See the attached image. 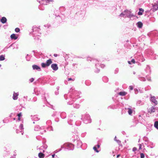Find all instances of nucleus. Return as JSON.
I'll return each mask as SVG.
<instances>
[{
  "label": "nucleus",
  "mask_w": 158,
  "mask_h": 158,
  "mask_svg": "<svg viewBox=\"0 0 158 158\" xmlns=\"http://www.w3.org/2000/svg\"><path fill=\"white\" fill-rule=\"evenodd\" d=\"M150 100L155 105H157V102L156 100L155 97V96H154L151 97Z\"/></svg>",
  "instance_id": "nucleus-7"
},
{
  "label": "nucleus",
  "mask_w": 158,
  "mask_h": 158,
  "mask_svg": "<svg viewBox=\"0 0 158 158\" xmlns=\"http://www.w3.org/2000/svg\"><path fill=\"white\" fill-rule=\"evenodd\" d=\"M137 148L135 147H134L133 148V149H132V150H133V152H135V151H136L137 150Z\"/></svg>",
  "instance_id": "nucleus-40"
},
{
  "label": "nucleus",
  "mask_w": 158,
  "mask_h": 158,
  "mask_svg": "<svg viewBox=\"0 0 158 158\" xmlns=\"http://www.w3.org/2000/svg\"><path fill=\"white\" fill-rule=\"evenodd\" d=\"M44 2H46V4L45 5H47L48 3H49L50 2H52L53 1V0H44Z\"/></svg>",
  "instance_id": "nucleus-30"
},
{
  "label": "nucleus",
  "mask_w": 158,
  "mask_h": 158,
  "mask_svg": "<svg viewBox=\"0 0 158 158\" xmlns=\"http://www.w3.org/2000/svg\"><path fill=\"white\" fill-rule=\"evenodd\" d=\"M143 104V103L140 100L138 101L137 102V104L138 105L140 106Z\"/></svg>",
  "instance_id": "nucleus-24"
},
{
  "label": "nucleus",
  "mask_w": 158,
  "mask_h": 158,
  "mask_svg": "<svg viewBox=\"0 0 158 158\" xmlns=\"http://www.w3.org/2000/svg\"><path fill=\"white\" fill-rule=\"evenodd\" d=\"M23 133H22V135H23Z\"/></svg>",
  "instance_id": "nucleus-64"
},
{
  "label": "nucleus",
  "mask_w": 158,
  "mask_h": 158,
  "mask_svg": "<svg viewBox=\"0 0 158 158\" xmlns=\"http://www.w3.org/2000/svg\"><path fill=\"white\" fill-rule=\"evenodd\" d=\"M15 31L16 32H19V31H20V29L18 28H16L15 29Z\"/></svg>",
  "instance_id": "nucleus-34"
},
{
  "label": "nucleus",
  "mask_w": 158,
  "mask_h": 158,
  "mask_svg": "<svg viewBox=\"0 0 158 158\" xmlns=\"http://www.w3.org/2000/svg\"><path fill=\"white\" fill-rule=\"evenodd\" d=\"M65 146H67V148L69 150H72L74 149V145L70 143H66L64 144V145L61 146V148H63Z\"/></svg>",
  "instance_id": "nucleus-5"
},
{
  "label": "nucleus",
  "mask_w": 158,
  "mask_h": 158,
  "mask_svg": "<svg viewBox=\"0 0 158 158\" xmlns=\"http://www.w3.org/2000/svg\"><path fill=\"white\" fill-rule=\"evenodd\" d=\"M43 128L40 127L38 125H36L34 127V130L35 131H40V130L42 129Z\"/></svg>",
  "instance_id": "nucleus-11"
},
{
  "label": "nucleus",
  "mask_w": 158,
  "mask_h": 158,
  "mask_svg": "<svg viewBox=\"0 0 158 158\" xmlns=\"http://www.w3.org/2000/svg\"><path fill=\"white\" fill-rule=\"evenodd\" d=\"M32 68L34 70H36L38 71H41V69L40 66L36 65H32Z\"/></svg>",
  "instance_id": "nucleus-10"
},
{
  "label": "nucleus",
  "mask_w": 158,
  "mask_h": 158,
  "mask_svg": "<svg viewBox=\"0 0 158 158\" xmlns=\"http://www.w3.org/2000/svg\"><path fill=\"white\" fill-rule=\"evenodd\" d=\"M26 58L27 60L29 61L30 60V59L29 58H28L27 56H26Z\"/></svg>",
  "instance_id": "nucleus-45"
},
{
  "label": "nucleus",
  "mask_w": 158,
  "mask_h": 158,
  "mask_svg": "<svg viewBox=\"0 0 158 158\" xmlns=\"http://www.w3.org/2000/svg\"><path fill=\"white\" fill-rule=\"evenodd\" d=\"M115 141H116L119 144H120L121 143V141L118 139H115Z\"/></svg>",
  "instance_id": "nucleus-32"
},
{
  "label": "nucleus",
  "mask_w": 158,
  "mask_h": 158,
  "mask_svg": "<svg viewBox=\"0 0 158 158\" xmlns=\"http://www.w3.org/2000/svg\"><path fill=\"white\" fill-rule=\"evenodd\" d=\"M139 79L142 81H145L146 80L144 77H139Z\"/></svg>",
  "instance_id": "nucleus-31"
},
{
  "label": "nucleus",
  "mask_w": 158,
  "mask_h": 158,
  "mask_svg": "<svg viewBox=\"0 0 158 158\" xmlns=\"http://www.w3.org/2000/svg\"><path fill=\"white\" fill-rule=\"evenodd\" d=\"M70 80H72L73 81H74V80L73 79H72L71 78H69L68 79V81H70Z\"/></svg>",
  "instance_id": "nucleus-44"
},
{
  "label": "nucleus",
  "mask_w": 158,
  "mask_h": 158,
  "mask_svg": "<svg viewBox=\"0 0 158 158\" xmlns=\"http://www.w3.org/2000/svg\"><path fill=\"white\" fill-rule=\"evenodd\" d=\"M145 72L148 74H150L151 72V70L150 69V67L149 66L147 65L146 67L145 70Z\"/></svg>",
  "instance_id": "nucleus-12"
},
{
  "label": "nucleus",
  "mask_w": 158,
  "mask_h": 158,
  "mask_svg": "<svg viewBox=\"0 0 158 158\" xmlns=\"http://www.w3.org/2000/svg\"><path fill=\"white\" fill-rule=\"evenodd\" d=\"M17 115H18V117H20L22 115L21 113H19V114H18Z\"/></svg>",
  "instance_id": "nucleus-41"
},
{
  "label": "nucleus",
  "mask_w": 158,
  "mask_h": 158,
  "mask_svg": "<svg viewBox=\"0 0 158 158\" xmlns=\"http://www.w3.org/2000/svg\"><path fill=\"white\" fill-rule=\"evenodd\" d=\"M1 64H0V67H1Z\"/></svg>",
  "instance_id": "nucleus-63"
},
{
  "label": "nucleus",
  "mask_w": 158,
  "mask_h": 158,
  "mask_svg": "<svg viewBox=\"0 0 158 158\" xmlns=\"http://www.w3.org/2000/svg\"><path fill=\"white\" fill-rule=\"evenodd\" d=\"M131 62L132 63H133V64H134L135 62V60L134 59H132L131 61Z\"/></svg>",
  "instance_id": "nucleus-43"
},
{
  "label": "nucleus",
  "mask_w": 158,
  "mask_h": 158,
  "mask_svg": "<svg viewBox=\"0 0 158 158\" xmlns=\"http://www.w3.org/2000/svg\"><path fill=\"white\" fill-rule=\"evenodd\" d=\"M158 108H155L153 106H152L150 109L148 110V112L149 113L154 112H155V110H157Z\"/></svg>",
  "instance_id": "nucleus-9"
},
{
  "label": "nucleus",
  "mask_w": 158,
  "mask_h": 158,
  "mask_svg": "<svg viewBox=\"0 0 158 158\" xmlns=\"http://www.w3.org/2000/svg\"><path fill=\"white\" fill-rule=\"evenodd\" d=\"M119 156H120V155H118L117 156V158H118L119 157Z\"/></svg>",
  "instance_id": "nucleus-58"
},
{
  "label": "nucleus",
  "mask_w": 158,
  "mask_h": 158,
  "mask_svg": "<svg viewBox=\"0 0 158 158\" xmlns=\"http://www.w3.org/2000/svg\"><path fill=\"white\" fill-rule=\"evenodd\" d=\"M55 156V154H53V155H52V157H53V158Z\"/></svg>",
  "instance_id": "nucleus-55"
},
{
  "label": "nucleus",
  "mask_w": 158,
  "mask_h": 158,
  "mask_svg": "<svg viewBox=\"0 0 158 158\" xmlns=\"http://www.w3.org/2000/svg\"><path fill=\"white\" fill-rule=\"evenodd\" d=\"M146 77L148 81H150L151 80V77H149L148 76H147Z\"/></svg>",
  "instance_id": "nucleus-36"
},
{
  "label": "nucleus",
  "mask_w": 158,
  "mask_h": 158,
  "mask_svg": "<svg viewBox=\"0 0 158 158\" xmlns=\"http://www.w3.org/2000/svg\"><path fill=\"white\" fill-rule=\"evenodd\" d=\"M152 6V9L153 11L157 10L158 9V2H157V3H155L154 4H153Z\"/></svg>",
  "instance_id": "nucleus-8"
},
{
  "label": "nucleus",
  "mask_w": 158,
  "mask_h": 158,
  "mask_svg": "<svg viewBox=\"0 0 158 158\" xmlns=\"http://www.w3.org/2000/svg\"><path fill=\"white\" fill-rule=\"evenodd\" d=\"M46 65H47V66H49L52 63V60L51 59H49L46 61Z\"/></svg>",
  "instance_id": "nucleus-14"
},
{
  "label": "nucleus",
  "mask_w": 158,
  "mask_h": 158,
  "mask_svg": "<svg viewBox=\"0 0 158 158\" xmlns=\"http://www.w3.org/2000/svg\"><path fill=\"white\" fill-rule=\"evenodd\" d=\"M126 94L127 93L125 92H120L119 93V95L122 96H125Z\"/></svg>",
  "instance_id": "nucleus-23"
},
{
  "label": "nucleus",
  "mask_w": 158,
  "mask_h": 158,
  "mask_svg": "<svg viewBox=\"0 0 158 158\" xmlns=\"http://www.w3.org/2000/svg\"><path fill=\"white\" fill-rule=\"evenodd\" d=\"M99 69H98L96 71V72L97 73H98L99 72Z\"/></svg>",
  "instance_id": "nucleus-57"
},
{
  "label": "nucleus",
  "mask_w": 158,
  "mask_h": 158,
  "mask_svg": "<svg viewBox=\"0 0 158 158\" xmlns=\"http://www.w3.org/2000/svg\"><path fill=\"white\" fill-rule=\"evenodd\" d=\"M34 80V79L33 78H31L29 79V81H30L31 82H32Z\"/></svg>",
  "instance_id": "nucleus-39"
},
{
  "label": "nucleus",
  "mask_w": 158,
  "mask_h": 158,
  "mask_svg": "<svg viewBox=\"0 0 158 158\" xmlns=\"http://www.w3.org/2000/svg\"><path fill=\"white\" fill-rule=\"evenodd\" d=\"M129 89L130 90H132L133 89V88L132 86H130L129 87Z\"/></svg>",
  "instance_id": "nucleus-42"
},
{
  "label": "nucleus",
  "mask_w": 158,
  "mask_h": 158,
  "mask_svg": "<svg viewBox=\"0 0 158 158\" xmlns=\"http://www.w3.org/2000/svg\"><path fill=\"white\" fill-rule=\"evenodd\" d=\"M10 38L12 39L15 40H16L18 37L16 36L15 34H13L10 35Z\"/></svg>",
  "instance_id": "nucleus-16"
},
{
  "label": "nucleus",
  "mask_w": 158,
  "mask_h": 158,
  "mask_svg": "<svg viewBox=\"0 0 158 158\" xmlns=\"http://www.w3.org/2000/svg\"><path fill=\"white\" fill-rule=\"evenodd\" d=\"M34 119L35 120L37 121L39 120V118H38L35 116L34 118Z\"/></svg>",
  "instance_id": "nucleus-37"
},
{
  "label": "nucleus",
  "mask_w": 158,
  "mask_h": 158,
  "mask_svg": "<svg viewBox=\"0 0 158 158\" xmlns=\"http://www.w3.org/2000/svg\"><path fill=\"white\" fill-rule=\"evenodd\" d=\"M54 56L55 57H57V54H54Z\"/></svg>",
  "instance_id": "nucleus-51"
},
{
  "label": "nucleus",
  "mask_w": 158,
  "mask_h": 158,
  "mask_svg": "<svg viewBox=\"0 0 158 158\" xmlns=\"http://www.w3.org/2000/svg\"><path fill=\"white\" fill-rule=\"evenodd\" d=\"M144 10L142 8L139 9V11L138 13V15H142L143 14Z\"/></svg>",
  "instance_id": "nucleus-19"
},
{
  "label": "nucleus",
  "mask_w": 158,
  "mask_h": 158,
  "mask_svg": "<svg viewBox=\"0 0 158 158\" xmlns=\"http://www.w3.org/2000/svg\"><path fill=\"white\" fill-rule=\"evenodd\" d=\"M87 60H90V61H91V58H90V57H88L87 58Z\"/></svg>",
  "instance_id": "nucleus-47"
},
{
  "label": "nucleus",
  "mask_w": 158,
  "mask_h": 158,
  "mask_svg": "<svg viewBox=\"0 0 158 158\" xmlns=\"http://www.w3.org/2000/svg\"><path fill=\"white\" fill-rule=\"evenodd\" d=\"M97 146H98V148H99V147H100V146H99V145H97Z\"/></svg>",
  "instance_id": "nucleus-62"
},
{
  "label": "nucleus",
  "mask_w": 158,
  "mask_h": 158,
  "mask_svg": "<svg viewBox=\"0 0 158 158\" xmlns=\"http://www.w3.org/2000/svg\"><path fill=\"white\" fill-rule=\"evenodd\" d=\"M93 149L96 152H99V151L97 150V148L96 147H93Z\"/></svg>",
  "instance_id": "nucleus-35"
},
{
  "label": "nucleus",
  "mask_w": 158,
  "mask_h": 158,
  "mask_svg": "<svg viewBox=\"0 0 158 158\" xmlns=\"http://www.w3.org/2000/svg\"><path fill=\"white\" fill-rule=\"evenodd\" d=\"M79 93L78 92H76L75 94V96H70L69 98L70 99L67 102L68 104L69 105H71L73 104V102L75 101L76 99L79 98L80 97L79 96Z\"/></svg>",
  "instance_id": "nucleus-3"
},
{
  "label": "nucleus",
  "mask_w": 158,
  "mask_h": 158,
  "mask_svg": "<svg viewBox=\"0 0 158 158\" xmlns=\"http://www.w3.org/2000/svg\"><path fill=\"white\" fill-rule=\"evenodd\" d=\"M5 56L1 55L0 56V61H2L5 60Z\"/></svg>",
  "instance_id": "nucleus-26"
},
{
  "label": "nucleus",
  "mask_w": 158,
  "mask_h": 158,
  "mask_svg": "<svg viewBox=\"0 0 158 158\" xmlns=\"http://www.w3.org/2000/svg\"><path fill=\"white\" fill-rule=\"evenodd\" d=\"M74 89V88H72L70 90H73Z\"/></svg>",
  "instance_id": "nucleus-54"
},
{
  "label": "nucleus",
  "mask_w": 158,
  "mask_h": 158,
  "mask_svg": "<svg viewBox=\"0 0 158 158\" xmlns=\"http://www.w3.org/2000/svg\"><path fill=\"white\" fill-rule=\"evenodd\" d=\"M45 132V130H44V131H43L42 132H41V133L42 134H43V133Z\"/></svg>",
  "instance_id": "nucleus-50"
},
{
  "label": "nucleus",
  "mask_w": 158,
  "mask_h": 158,
  "mask_svg": "<svg viewBox=\"0 0 158 158\" xmlns=\"http://www.w3.org/2000/svg\"><path fill=\"white\" fill-rule=\"evenodd\" d=\"M18 120L19 121H20V117H18Z\"/></svg>",
  "instance_id": "nucleus-59"
},
{
  "label": "nucleus",
  "mask_w": 158,
  "mask_h": 158,
  "mask_svg": "<svg viewBox=\"0 0 158 158\" xmlns=\"http://www.w3.org/2000/svg\"><path fill=\"white\" fill-rule=\"evenodd\" d=\"M100 66H101V67L102 68H104L105 66V65L103 64L100 65Z\"/></svg>",
  "instance_id": "nucleus-48"
},
{
  "label": "nucleus",
  "mask_w": 158,
  "mask_h": 158,
  "mask_svg": "<svg viewBox=\"0 0 158 158\" xmlns=\"http://www.w3.org/2000/svg\"><path fill=\"white\" fill-rule=\"evenodd\" d=\"M154 127L158 129V121H156L154 123Z\"/></svg>",
  "instance_id": "nucleus-29"
},
{
  "label": "nucleus",
  "mask_w": 158,
  "mask_h": 158,
  "mask_svg": "<svg viewBox=\"0 0 158 158\" xmlns=\"http://www.w3.org/2000/svg\"><path fill=\"white\" fill-rule=\"evenodd\" d=\"M128 63L129 64H131V61H128Z\"/></svg>",
  "instance_id": "nucleus-53"
},
{
  "label": "nucleus",
  "mask_w": 158,
  "mask_h": 158,
  "mask_svg": "<svg viewBox=\"0 0 158 158\" xmlns=\"http://www.w3.org/2000/svg\"><path fill=\"white\" fill-rule=\"evenodd\" d=\"M118 71H119V70H118V68L116 69L115 70L114 73H117L118 72Z\"/></svg>",
  "instance_id": "nucleus-38"
},
{
  "label": "nucleus",
  "mask_w": 158,
  "mask_h": 158,
  "mask_svg": "<svg viewBox=\"0 0 158 158\" xmlns=\"http://www.w3.org/2000/svg\"><path fill=\"white\" fill-rule=\"evenodd\" d=\"M41 66L43 68H45L47 66V65H46V63H42L41 64Z\"/></svg>",
  "instance_id": "nucleus-28"
},
{
  "label": "nucleus",
  "mask_w": 158,
  "mask_h": 158,
  "mask_svg": "<svg viewBox=\"0 0 158 158\" xmlns=\"http://www.w3.org/2000/svg\"><path fill=\"white\" fill-rule=\"evenodd\" d=\"M116 138H117L116 136H115L114 138V140H115V139H117Z\"/></svg>",
  "instance_id": "nucleus-61"
},
{
  "label": "nucleus",
  "mask_w": 158,
  "mask_h": 158,
  "mask_svg": "<svg viewBox=\"0 0 158 158\" xmlns=\"http://www.w3.org/2000/svg\"><path fill=\"white\" fill-rule=\"evenodd\" d=\"M78 143H79L80 144V146H81V142L80 141H78Z\"/></svg>",
  "instance_id": "nucleus-49"
},
{
  "label": "nucleus",
  "mask_w": 158,
  "mask_h": 158,
  "mask_svg": "<svg viewBox=\"0 0 158 158\" xmlns=\"http://www.w3.org/2000/svg\"><path fill=\"white\" fill-rule=\"evenodd\" d=\"M140 158H144V155L143 153H141L140 154Z\"/></svg>",
  "instance_id": "nucleus-33"
},
{
  "label": "nucleus",
  "mask_w": 158,
  "mask_h": 158,
  "mask_svg": "<svg viewBox=\"0 0 158 158\" xmlns=\"http://www.w3.org/2000/svg\"><path fill=\"white\" fill-rule=\"evenodd\" d=\"M19 128L20 130V131H19V132H22L24 129L23 125L22 124H21L19 126Z\"/></svg>",
  "instance_id": "nucleus-20"
},
{
  "label": "nucleus",
  "mask_w": 158,
  "mask_h": 158,
  "mask_svg": "<svg viewBox=\"0 0 158 158\" xmlns=\"http://www.w3.org/2000/svg\"><path fill=\"white\" fill-rule=\"evenodd\" d=\"M40 29L37 27L33 26L32 28V31L30 33L34 36L35 35L39 36L40 34Z\"/></svg>",
  "instance_id": "nucleus-2"
},
{
  "label": "nucleus",
  "mask_w": 158,
  "mask_h": 158,
  "mask_svg": "<svg viewBox=\"0 0 158 158\" xmlns=\"http://www.w3.org/2000/svg\"><path fill=\"white\" fill-rule=\"evenodd\" d=\"M133 74H135V72H134H134H133Z\"/></svg>",
  "instance_id": "nucleus-60"
},
{
  "label": "nucleus",
  "mask_w": 158,
  "mask_h": 158,
  "mask_svg": "<svg viewBox=\"0 0 158 158\" xmlns=\"http://www.w3.org/2000/svg\"><path fill=\"white\" fill-rule=\"evenodd\" d=\"M82 119L83 120L84 122L86 124L90 123L91 122V120L89 114L83 115L82 116Z\"/></svg>",
  "instance_id": "nucleus-4"
},
{
  "label": "nucleus",
  "mask_w": 158,
  "mask_h": 158,
  "mask_svg": "<svg viewBox=\"0 0 158 158\" xmlns=\"http://www.w3.org/2000/svg\"><path fill=\"white\" fill-rule=\"evenodd\" d=\"M102 80L104 82H107L108 81V79L106 77H104L102 78Z\"/></svg>",
  "instance_id": "nucleus-25"
},
{
  "label": "nucleus",
  "mask_w": 158,
  "mask_h": 158,
  "mask_svg": "<svg viewBox=\"0 0 158 158\" xmlns=\"http://www.w3.org/2000/svg\"><path fill=\"white\" fill-rule=\"evenodd\" d=\"M119 16L120 17H123L124 18L127 17L128 18H131L133 16V15L131 14V11L127 10H125L124 12L121 13Z\"/></svg>",
  "instance_id": "nucleus-1"
},
{
  "label": "nucleus",
  "mask_w": 158,
  "mask_h": 158,
  "mask_svg": "<svg viewBox=\"0 0 158 158\" xmlns=\"http://www.w3.org/2000/svg\"><path fill=\"white\" fill-rule=\"evenodd\" d=\"M38 156L40 158H44V155L41 152H40L38 154Z\"/></svg>",
  "instance_id": "nucleus-18"
},
{
  "label": "nucleus",
  "mask_w": 158,
  "mask_h": 158,
  "mask_svg": "<svg viewBox=\"0 0 158 158\" xmlns=\"http://www.w3.org/2000/svg\"><path fill=\"white\" fill-rule=\"evenodd\" d=\"M128 110V113L129 115H131L132 113V109L130 108H127Z\"/></svg>",
  "instance_id": "nucleus-22"
},
{
  "label": "nucleus",
  "mask_w": 158,
  "mask_h": 158,
  "mask_svg": "<svg viewBox=\"0 0 158 158\" xmlns=\"http://www.w3.org/2000/svg\"><path fill=\"white\" fill-rule=\"evenodd\" d=\"M98 65H99V64H97L96 63L95 64V66L96 67H97V66H98Z\"/></svg>",
  "instance_id": "nucleus-56"
},
{
  "label": "nucleus",
  "mask_w": 158,
  "mask_h": 158,
  "mask_svg": "<svg viewBox=\"0 0 158 158\" xmlns=\"http://www.w3.org/2000/svg\"><path fill=\"white\" fill-rule=\"evenodd\" d=\"M51 67L52 69L54 71H56L58 69L57 65L56 64H52L51 65Z\"/></svg>",
  "instance_id": "nucleus-6"
},
{
  "label": "nucleus",
  "mask_w": 158,
  "mask_h": 158,
  "mask_svg": "<svg viewBox=\"0 0 158 158\" xmlns=\"http://www.w3.org/2000/svg\"><path fill=\"white\" fill-rule=\"evenodd\" d=\"M37 1L41 4L44 5L46 4V2H44V0H37Z\"/></svg>",
  "instance_id": "nucleus-17"
},
{
  "label": "nucleus",
  "mask_w": 158,
  "mask_h": 158,
  "mask_svg": "<svg viewBox=\"0 0 158 158\" xmlns=\"http://www.w3.org/2000/svg\"><path fill=\"white\" fill-rule=\"evenodd\" d=\"M139 149H140L142 148H141L142 145L141 144H139Z\"/></svg>",
  "instance_id": "nucleus-46"
},
{
  "label": "nucleus",
  "mask_w": 158,
  "mask_h": 158,
  "mask_svg": "<svg viewBox=\"0 0 158 158\" xmlns=\"http://www.w3.org/2000/svg\"><path fill=\"white\" fill-rule=\"evenodd\" d=\"M18 131L19 130L18 129L16 130V132L17 133H19Z\"/></svg>",
  "instance_id": "nucleus-52"
},
{
  "label": "nucleus",
  "mask_w": 158,
  "mask_h": 158,
  "mask_svg": "<svg viewBox=\"0 0 158 158\" xmlns=\"http://www.w3.org/2000/svg\"><path fill=\"white\" fill-rule=\"evenodd\" d=\"M6 19L5 17H2L1 20V22L3 23H6Z\"/></svg>",
  "instance_id": "nucleus-15"
},
{
  "label": "nucleus",
  "mask_w": 158,
  "mask_h": 158,
  "mask_svg": "<svg viewBox=\"0 0 158 158\" xmlns=\"http://www.w3.org/2000/svg\"><path fill=\"white\" fill-rule=\"evenodd\" d=\"M138 27L139 28H141L143 26V23L140 22H138L137 23Z\"/></svg>",
  "instance_id": "nucleus-21"
},
{
  "label": "nucleus",
  "mask_w": 158,
  "mask_h": 158,
  "mask_svg": "<svg viewBox=\"0 0 158 158\" xmlns=\"http://www.w3.org/2000/svg\"><path fill=\"white\" fill-rule=\"evenodd\" d=\"M18 93H15V92H14L13 96V99L14 100H17L18 98Z\"/></svg>",
  "instance_id": "nucleus-13"
},
{
  "label": "nucleus",
  "mask_w": 158,
  "mask_h": 158,
  "mask_svg": "<svg viewBox=\"0 0 158 158\" xmlns=\"http://www.w3.org/2000/svg\"><path fill=\"white\" fill-rule=\"evenodd\" d=\"M73 107L74 108L78 109L80 107V105L78 104H75L73 105Z\"/></svg>",
  "instance_id": "nucleus-27"
}]
</instances>
